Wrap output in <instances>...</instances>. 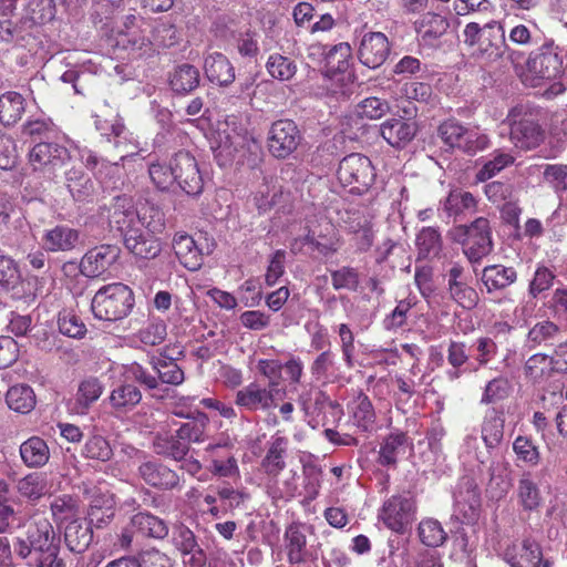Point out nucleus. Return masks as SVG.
I'll return each instance as SVG.
<instances>
[{
	"label": "nucleus",
	"mask_w": 567,
	"mask_h": 567,
	"mask_svg": "<svg viewBox=\"0 0 567 567\" xmlns=\"http://www.w3.org/2000/svg\"><path fill=\"white\" fill-rule=\"evenodd\" d=\"M141 391L132 383L118 384L109 395L110 405L116 413H126L131 411L141 402Z\"/></svg>",
	"instance_id": "nucleus-32"
},
{
	"label": "nucleus",
	"mask_w": 567,
	"mask_h": 567,
	"mask_svg": "<svg viewBox=\"0 0 567 567\" xmlns=\"http://www.w3.org/2000/svg\"><path fill=\"white\" fill-rule=\"evenodd\" d=\"M154 450L157 454L172 457L181 462L189 451L188 443L179 439V435L157 436L154 441Z\"/></svg>",
	"instance_id": "nucleus-47"
},
{
	"label": "nucleus",
	"mask_w": 567,
	"mask_h": 567,
	"mask_svg": "<svg viewBox=\"0 0 567 567\" xmlns=\"http://www.w3.org/2000/svg\"><path fill=\"white\" fill-rule=\"evenodd\" d=\"M300 141V131L291 120L274 122L268 132V150L277 158H286L292 154Z\"/></svg>",
	"instance_id": "nucleus-13"
},
{
	"label": "nucleus",
	"mask_w": 567,
	"mask_h": 567,
	"mask_svg": "<svg viewBox=\"0 0 567 567\" xmlns=\"http://www.w3.org/2000/svg\"><path fill=\"white\" fill-rule=\"evenodd\" d=\"M518 505L526 512H533L540 507L543 496L538 484L535 482L532 472H524L516 486Z\"/></svg>",
	"instance_id": "nucleus-27"
},
{
	"label": "nucleus",
	"mask_w": 567,
	"mask_h": 567,
	"mask_svg": "<svg viewBox=\"0 0 567 567\" xmlns=\"http://www.w3.org/2000/svg\"><path fill=\"white\" fill-rule=\"evenodd\" d=\"M17 489L22 497L37 501L49 491L47 476L42 473H30L18 481Z\"/></svg>",
	"instance_id": "nucleus-48"
},
{
	"label": "nucleus",
	"mask_w": 567,
	"mask_h": 567,
	"mask_svg": "<svg viewBox=\"0 0 567 567\" xmlns=\"http://www.w3.org/2000/svg\"><path fill=\"white\" fill-rule=\"evenodd\" d=\"M383 524L395 533H403L415 518V503L409 494L386 499L379 514Z\"/></svg>",
	"instance_id": "nucleus-9"
},
{
	"label": "nucleus",
	"mask_w": 567,
	"mask_h": 567,
	"mask_svg": "<svg viewBox=\"0 0 567 567\" xmlns=\"http://www.w3.org/2000/svg\"><path fill=\"white\" fill-rule=\"evenodd\" d=\"M338 179L350 193L363 194L375 181V169L369 157L353 153L343 157L338 167Z\"/></svg>",
	"instance_id": "nucleus-8"
},
{
	"label": "nucleus",
	"mask_w": 567,
	"mask_h": 567,
	"mask_svg": "<svg viewBox=\"0 0 567 567\" xmlns=\"http://www.w3.org/2000/svg\"><path fill=\"white\" fill-rule=\"evenodd\" d=\"M111 224L121 231L125 247L136 257L155 258L161 251L156 234L165 227L164 214L154 206L134 207L133 200L126 196H117L112 205Z\"/></svg>",
	"instance_id": "nucleus-1"
},
{
	"label": "nucleus",
	"mask_w": 567,
	"mask_h": 567,
	"mask_svg": "<svg viewBox=\"0 0 567 567\" xmlns=\"http://www.w3.org/2000/svg\"><path fill=\"white\" fill-rule=\"evenodd\" d=\"M154 370L157 372L158 379L166 384L179 385L184 382V371L177 365L173 359L163 355L152 359Z\"/></svg>",
	"instance_id": "nucleus-51"
},
{
	"label": "nucleus",
	"mask_w": 567,
	"mask_h": 567,
	"mask_svg": "<svg viewBox=\"0 0 567 567\" xmlns=\"http://www.w3.org/2000/svg\"><path fill=\"white\" fill-rule=\"evenodd\" d=\"M27 538L33 550L40 553L38 567H65L58 557L59 538L48 518L35 516L28 525Z\"/></svg>",
	"instance_id": "nucleus-6"
},
{
	"label": "nucleus",
	"mask_w": 567,
	"mask_h": 567,
	"mask_svg": "<svg viewBox=\"0 0 567 567\" xmlns=\"http://www.w3.org/2000/svg\"><path fill=\"white\" fill-rule=\"evenodd\" d=\"M285 542L287 548L288 560L291 564H298L303 560L306 550V535L301 526L292 524L285 533Z\"/></svg>",
	"instance_id": "nucleus-50"
},
{
	"label": "nucleus",
	"mask_w": 567,
	"mask_h": 567,
	"mask_svg": "<svg viewBox=\"0 0 567 567\" xmlns=\"http://www.w3.org/2000/svg\"><path fill=\"white\" fill-rule=\"evenodd\" d=\"M451 238L462 244L464 255L472 264L480 262L493 250L489 221L480 217L471 225H458L451 229Z\"/></svg>",
	"instance_id": "nucleus-5"
},
{
	"label": "nucleus",
	"mask_w": 567,
	"mask_h": 567,
	"mask_svg": "<svg viewBox=\"0 0 567 567\" xmlns=\"http://www.w3.org/2000/svg\"><path fill=\"white\" fill-rule=\"evenodd\" d=\"M513 451L518 461L529 466H537L540 462L538 446L527 436H517L513 442Z\"/></svg>",
	"instance_id": "nucleus-55"
},
{
	"label": "nucleus",
	"mask_w": 567,
	"mask_h": 567,
	"mask_svg": "<svg viewBox=\"0 0 567 567\" xmlns=\"http://www.w3.org/2000/svg\"><path fill=\"white\" fill-rule=\"evenodd\" d=\"M390 54V42L382 32H368L360 42L358 55L360 62L370 68L381 66Z\"/></svg>",
	"instance_id": "nucleus-15"
},
{
	"label": "nucleus",
	"mask_w": 567,
	"mask_h": 567,
	"mask_svg": "<svg viewBox=\"0 0 567 567\" xmlns=\"http://www.w3.org/2000/svg\"><path fill=\"white\" fill-rule=\"evenodd\" d=\"M69 159L70 153L68 148L54 142L38 143L29 152V162L33 169L43 173L50 178Z\"/></svg>",
	"instance_id": "nucleus-11"
},
{
	"label": "nucleus",
	"mask_w": 567,
	"mask_h": 567,
	"mask_svg": "<svg viewBox=\"0 0 567 567\" xmlns=\"http://www.w3.org/2000/svg\"><path fill=\"white\" fill-rule=\"evenodd\" d=\"M137 32L117 31L112 39L114 49L126 51L133 58H143L152 55L155 51L153 42L145 35Z\"/></svg>",
	"instance_id": "nucleus-22"
},
{
	"label": "nucleus",
	"mask_w": 567,
	"mask_h": 567,
	"mask_svg": "<svg viewBox=\"0 0 567 567\" xmlns=\"http://www.w3.org/2000/svg\"><path fill=\"white\" fill-rule=\"evenodd\" d=\"M133 306V291L121 282L102 287L91 302L94 317L104 321H117L125 318Z\"/></svg>",
	"instance_id": "nucleus-4"
},
{
	"label": "nucleus",
	"mask_w": 567,
	"mask_h": 567,
	"mask_svg": "<svg viewBox=\"0 0 567 567\" xmlns=\"http://www.w3.org/2000/svg\"><path fill=\"white\" fill-rule=\"evenodd\" d=\"M443 208L450 216L457 217L462 214L474 212L476 199L470 192L454 189L446 197Z\"/></svg>",
	"instance_id": "nucleus-49"
},
{
	"label": "nucleus",
	"mask_w": 567,
	"mask_h": 567,
	"mask_svg": "<svg viewBox=\"0 0 567 567\" xmlns=\"http://www.w3.org/2000/svg\"><path fill=\"white\" fill-rule=\"evenodd\" d=\"M506 121L511 126V141L520 150L538 147L545 140V133L533 113L523 105L513 107Z\"/></svg>",
	"instance_id": "nucleus-7"
},
{
	"label": "nucleus",
	"mask_w": 567,
	"mask_h": 567,
	"mask_svg": "<svg viewBox=\"0 0 567 567\" xmlns=\"http://www.w3.org/2000/svg\"><path fill=\"white\" fill-rule=\"evenodd\" d=\"M285 390L276 389V383L262 386L251 382L236 393L235 403L247 411H269L277 406L276 398L285 395Z\"/></svg>",
	"instance_id": "nucleus-12"
},
{
	"label": "nucleus",
	"mask_w": 567,
	"mask_h": 567,
	"mask_svg": "<svg viewBox=\"0 0 567 567\" xmlns=\"http://www.w3.org/2000/svg\"><path fill=\"white\" fill-rule=\"evenodd\" d=\"M103 385L96 378L83 380L78 388L72 410L76 414H85L90 406L100 399Z\"/></svg>",
	"instance_id": "nucleus-35"
},
{
	"label": "nucleus",
	"mask_w": 567,
	"mask_h": 567,
	"mask_svg": "<svg viewBox=\"0 0 567 567\" xmlns=\"http://www.w3.org/2000/svg\"><path fill=\"white\" fill-rule=\"evenodd\" d=\"M78 243V230L63 225L44 230L42 236L43 248L52 252L70 251L75 248Z\"/></svg>",
	"instance_id": "nucleus-23"
},
{
	"label": "nucleus",
	"mask_w": 567,
	"mask_h": 567,
	"mask_svg": "<svg viewBox=\"0 0 567 567\" xmlns=\"http://www.w3.org/2000/svg\"><path fill=\"white\" fill-rule=\"evenodd\" d=\"M59 331L69 338L82 339L86 334V327L82 319L72 310L64 309L58 317Z\"/></svg>",
	"instance_id": "nucleus-53"
},
{
	"label": "nucleus",
	"mask_w": 567,
	"mask_h": 567,
	"mask_svg": "<svg viewBox=\"0 0 567 567\" xmlns=\"http://www.w3.org/2000/svg\"><path fill=\"white\" fill-rule=\"evenodd\" d=\"M131 525L143 536L162 539L168 534L166 523L148 513H137L134 515Z\"/></svg>",
	"instance_id": "nucleus-43"
},
{
	"label": "nucleus",
	"mask_w": 567,
	"mask_h": 567,
	"mask_svg": "<svg viewBox=\"0 0 567 567\" xmlns=\"http://www.w3.org/2000/svg\"><path fill=\"white\" fill-rule=\"evenodd\" d=\"M507 50L505 30L497 21H491L483 27L482 39L475 52L488 61H496Z\"/></svg>",
	"instance_id": "nucleus-17"
},
{
	"label": "nucleus",
	"mask_w": 567,
	"mask_h": 567,
	"mask_svg": "<svg viewBox=\"0 0 567 567\" xmlns=\"http://www.w3.org/2000/svg\"><path fill=\"white\" fill-rule=\"evenodd\" d=\"M81 162L101 178L113 179L120 177L121 167L118 163H111L104 158H100L93 151L83 147L79 148Z\"/></svg>",
	"instance_id": "nucleus-38"
},
{
	"label": "nucleus",
	"mask_w": 567,
	"mask_h": 567,
	"mask_svg": "<svg viewBox=\"0 0 567 567\" xmlns=\"http://www.w3.org/2000/svg\"><path fill=\"white\" fill-rule=\"evenodd\" d=\"M175 183L187 194L198 195L203 190V177L197 161L188 152H178L174 156Z\"/></svg>",
	"instance_id": "nucleus-14"
},
{
	"label": "nucleus",
	"mask_w": 567,
	"mask_h": 567,
	"mask_svg": "<svg viewBox=\"0 0 567 567\" xmlns=\"http://www.w3.org/2000/svg\"><path fill=\"white\" fill-rule=\"evenodd\" d=\"M351 56V45L347 42H341L330 49L327 53L326 60L330 70L338 73H344L350 66Z\"/></svg>",
	"instance_id": "nucleus-57"
},
{
	"label": "nucleus",
	"mask_w": 567,
	"mask_h": 567,
	"mask_svg": "<svg viewBox=\"0 0 567 567\" xmlns=\"http://www.w3.org/2000/svg\"><path fill=\"white\" fill-rule=\"evenodd\" d=\"M150 178L159 190H167L175 183L174 175V157L169 164L166 163H153L148 168Z\"/></svg>",
	"instance_id": "nucleus-56"
},
{
	"label": "nucleus",
	"mask_w": 567,
	"mask_h": 567,
	"mask_svg": "<svg viewBox=\"0 0 567 567\" xmlns=\"http://www.w3.org/2000/svg\"><path fill=\"white\" fill-rule=\"evenodd\" d=\"M166 324L164 321H152L142 328L136 338L145 346L154 347L161 344L166 338Z\"/></svg>",
	"instance_id": "nucleus-64"
},
{
	"label": "nucleus",
	"mask_w": 567,
	"mask_h": 567,
	"mask_svg": "<svg viewBox=\"0 0 567 567\" xmlns=\"http://www.w3.org/2000/svg\"><path fill=\"white\" fill-rule=\"evenodd\" d=\"M24 113V99L20 93L6 92L0 96V122L4 125L17 123Z\"/></svg>",
	"instance_id": "nucleus-42"
},
{
	"label": "nucleus",
	"mask_w": 567,
	"mask_h": 567,
	"mask_svg": "<svg viewBox=\"0 0 567 567\" xmlns=\"http://www.w3.org/2000/svg\"><path fill=\"white\" fill-rule=\"evenodd\" d=\"M389 111V103L375 96L367 97L357 105V113L361 118L380 120Z\"/></svg>",
	"instance_id": "nucleus-62"
},
{
	"label": "nucleus",
	"mask_w": 567,
	"mask_h": 567,
	"mask_svg": "<svg viewBox=\"0 0 567 567\" xmlns=\"http://www.w3.org/2000/svg\"><path fill=\"white\" fill-rule=\"evenodd\" d=\"M204 71L207 79L220 86H228L235 80V69L230 61L221 53L208 54L204 61Z\"/></svg>",
	"instance_id": "nucleus-25"
},
{
	"label": "nucleus",
	"mask_w": 567,
	"mask_h": 567,
	"mask_svg": "<svg viewBox=\"0 0 567 567\" xmlns=\"http://www.w3.org/2000/svg\"><path fill=\"white\" fill-rule=\"evenodd\" d=\"M419 536L421 542L430 547L441 546L447 538L441 523L432 518L424 519L420 523Z\"/></svg>",
	"instance_id": "nucleus-54"
},
{
	"label": "nucleus",
	"mask_w": 567,
	"mask_h": 567,
	"mask_svg": "<svg viewBox=\"0 0 567 567\" xmlns=\"http://www.w3.org/2000/svg\"><path fill=\"white\" fill-rule=\"evenodd\" d=\"M51 512L56 523L73 520L78 515L75 501L69 495L54 498L51 503Z\"/></svg>",
	"instance_id": "nucleus-63"
},
{
	"label": "nucleus",
	"mask_w": 567,
	"mask_h": 567,
	"mask_svg": "<svg viewBox=\"0 0 567 567\" xmlns=\"http://www.w3.org/2000/svg\"><path fill=\"white\" fill-rule=\"evenodd\" d=\"M505 420L502 412L496 409L486 411L482 425L481 437L487 450H494L499 446L504 437Z\"/></svg>",
	"instance_id": "nucleus-28"
},
{
	"label": "nucleus",
	"mask_w": 567,
	"mask_h": 567,
	"mask_svg": "<svg viewBox=\"0 0 567 567\" xmlns=\"http://www.w3.org/2000/svg\"><path fill=\"white\" fill-rule=\"evenodd\" d=\"M114 496L112 494H103L101 496H96L93 498L89 509V524H94L96 527H102L114 517Z\"/></svg>",
	"instance_id": "nucleus-44"
},
{
	"label": "nucleus",
	"mask_w": 567,
	"mask_h": 567,
	"mask_svg": "<svg viewBox=\"0 0 567 567\" xmlns=\"http://www.w3.org/2000/svg\"><path fill=\"white\" fill-rule=\"evenodd\" d=\"M354 424L363 431L369 430L375 421V413L369 398L358 392L348 404Z\"/></svg>",
	"instance_id": "nucleus-37"
},
{
	"label": "nucleus",
	"mask_w": 567,
	"mask_h": 567,
	"mask_svg": "<svg viewBox=\"0 0 567 567\" xmlns=\"http://www.w3.org/2000/svg\"><path fill=\"white\" fill-rule=\"evenodd\" d=\"M20 456L25 466L38 468L48 463L50 450L43 439L32 436L20 445Z\"/></svg>",
	"instance_id": "nucleus-30"
},
{
	"label": "nucleus",
	"mask_w": 567,
	"mask_h": 567,
	"mask_svg": "<svg viewBox=\"0 0 567 567\" xmlns=\"http://www.w3.org/2000/svg\"><path fill=\"white\" fill-rule=\"evenodd\" d=\"M543 179L557 195L567 192V165H545L543 171Z\"/></svg>",
	"instance_id": "nucleus-59"
},
{
	"label": "nucleus",
	"mask_w": 567,
	"mask_h": 567,
	"mask_svg": "<svg viewBox=\"0 0 567 567\" xmlns=\"http://www.w3.org/2000/svg\"><path fill=\"white\" fill-rule=\"evenodd\" d=\"M504 558L511 567H549L547 560L543 561L538 544L530 539L508 547L504 553Z\"/></svg>",
	"instance_id": "nucleus-19"
},
{
	"label": "nucleus",
	"mask_w": 567,
	"mask_h": 567,
	"mask_svg": "<svg viewBox=\"0 0 567 567\" xmlns=\"http://www.w3.org/2000/svg\"><path fill=\"white\" fill-rule=\"evenodd\" d=\"M415 245L419 257H436L442 249V237L439 229L434 227H423L416 235Z\"/></svg>",
	"instance_id": "nucleus-45"
},
{
	"label": "nucleus",
	"mask_w": 567,
	"mask_h": 567,
	"mask_svg": "<svg viewBox=\"0 0 567 567\" xmlns=\"http://www.w3.org/2000/svg\"><path fill=\"white\" fill-rule=\"evenodd\" d=\"M138 471L147 484L163 489L174 488L179 482V476L175 471L155 461L144 462Z\"/></svg>",
	"instance_id": "nucleus-24"
},
{
	"label": "nucleus",
	"mask_w": 567,
	"mask_h": 567,
	"mask_svg": "<svg viewBox=\"0 0 567 567\" xmlns=\"http://www.w3.org/2000/svg\"><path fill=\"white\" fill-rule=\"evenodd\" d=\"M6 401L11 410L28 413L35 405V395L29 385L18 384L8 390Z\"/></svg>",
	"instance_id": "nucleus-46"
},
{
	"label": "nucleus",
	"mask_w": 567,
	"mask_h": 567,
	"mask_svg": "<svg viewBox=\"0 0 567 567\" xmlns=\"http://www.w3.org/2000/svg\"><path fill=\"white\" fill-rule=\"evenodd\" d=\"M408 436L402 432L389 434L382 442L379 451V462L382 465H395L398 458L406 452Z\"/></svg>",
	"instance_id": "nucleus-36"
},
{
	"label": "nucleus",
	"mask_w": 567,
	"mask_h": 567,
	"mask_svg": "<svg viewBox=\"0 0 567 567\" xmlns=\"http://www.w3.org/2000/svg\"><path fill=\"white\" fill-rule=\"evenodd\" d=\"M266 70L276 80L289 81L297 72V64L285 55L272 53L268 56Z\"/></svg>",
	"instance_id": "nucleus-52"
},
{
	"label": "nucleus",
	"mask_w": 567,
	"mask_h": 567,
	"mask_svg": "<svg viewBox=\"0 0 567 567\" xmlns=\"http://www.w3.org/2000/svg\"><path fill=\"white\" fill-rule=\"evenodd\" d=\"M95 126L103 136H113L115 138V147L122 148V154L120 156L121 161L135 154L136 146L132 142L127 141L126 130L122 121L116 118L111 122L97 118L95 121Z\"/></svg>",
	"instance_id": "nucleus-29"
},
{
	"label": "nucleus",
	"mask_w": 567,
	"mask_h": 567,
	"mask_svg": "<svg viewBox=\"0 0 567 567\" xmlns=\"http://www.w3.org/2000/svg\"><path fill=\"white\" fill-rule=\"evenodd\" d=\"M281 186L272 177H265L251 194V200L259 213L271 209L281 196Z\"/></svg>",
	"instance_id": "nucleus-31"
},
{
	"label": "nucleus",
	"mask_w": 567,
	"mask_h": 567,
	"mask_svg": "<svg viewBox=\"0 0 567 567\" xmlns=\"http://www.w3.org/2000/svg\"><path fill=\"white\" fill-rule=\"evenodd\" d=\"M173 544L183 556H189L185 563L193 567H202L205 565L206 556L198 546L194 533L185 525H178L173 530Z\"/></svg>",
	"instance_id": "nucleus-20"
},
{
	"label": "nucleus",
	"mask_w": 567,
	"mask_h": 567,
	"mask_svg": "<svg viewBox=\"0 0 567 567\" xmlns=\"http://www.w3.org/2000/svg\"><path fill=\"white\" fill-rule=\"evenodd\" d=\"M416 112V107L410 103L402 107V113L406 118L392 117L380 125V134L389 145L402 148L415 137L419 126L413 117Z\"/></svg>",
	"instance_id": "nucleus-10"
},
{
	"label": "nucleus",
	"mask_w": 567,
	"mask_h": 567,
	"mask_svg": "<svg viewBox=\"0 0 567 567\" xmlns=\"http://www.w3.org/2000/svg\"><path fill=\"white\" fill-rule=\"evenodd\" d=\"M199 84V72L190 64L177 66L169 76V85L177 94H187Z\"/></svg>",
	"instance_id": "nucleus-39"
},
{
	"label": "nucleus",
	"mask_w": 567,
	"mask_h": 567,
	"mask_svg": "<svg viewBox=\"0 0 567 567\" xmlns=\"http://www.w3.org/2000/svg\"><path fill=\"white\" fill-rule=\"evenodd\" d=\"M516 278L517 275L514 268L501 265L487 266L482 274L483 284L489 292L508 287Z\"/></svg>",
	"instance_id": "nucleus-40"
},
{
	"label": "nucleus",
	"mask_w": 567,
	"mask_h": 567,
	"mask_svg": "<svg viewBox=\"0 0 567 567\" xmlns=\"http://www.w3.org/2000/svg\"><path fill=\"white\" fill-rule=\"evenodd\" d=\"M120 249L113 245H101L89 250L81 260V271L86 277L103 275L118 258Z\"/></svg>",
	"instance_id": "nucleus-16"
},
{
	"label": "nucleus",
	"mask_w": 567,
	"mask_h": 567,
	"mask_svg": "<svg viewBox=\"0 0 567 567\" xmlns=\"http://www.w3.org/2000/svg\"><path fill=\"white\" fill-rule=\"evenodd\" d=\"M82 454L86 458L107 462L113 456V450L105 437L93 435L85 442Z\"/></svg>",
	"instance_id": "nucleus-58"
},
{
	"label": "nucleus",
	"mask_w": 567,
	"mask_h": 567,
	"mask_svg": "<svg viewBox=\"0 0 567 567\" xmlns=\"http://www.w3.org/2000/svg\"><path fill=\"white\" fill-rule=\"evenodd\" d=\"M334 355L330 350L322 351L312 362L310 371L316 381L327 382L334 377Z\"/></svg>",
	"instance_id": "nucleus-60"
},
{
	"label": "nucleus",
	"mask_w": 567,
	"mask_h": 567,
	"mask_svg": "<svg viewBox=\"0 0 567 567\" xmlns=\"http://www.w3.org/2000/svg\"><path fill=\"white\" fill-rule=\"evenodd\" d=\"M449 29L447 20L434 12L424 13L416 22L415 30L423 42L432 43Z\"/></svg>",
	"instance_id": "nucleus-34"
},
{
	"label": "nucleus",
	"mask_w": 567,
	"mask_h": 567,
	"mask_svg": "<svg viewBox=\"0 0 567 567\" xmlns=\"http://www.w3.org/2000/svg\"><path fill=\"white\" fill-rule=\"evenodd\" d=\"M92 538L90 524L84 520L73 519L65 527L64 540L71 551H84L90 546Z\"/></svg>",
	"instance_id": "nucleus-33"
},
{
	"label": "nucleus",
	"mask_w": 567,
	"mask_h": 567,
	"mask_svg": "<svg viewBox=\"0 0 567 567\" xmlns=\"http://www.w3.org/2000/svg\"><path fill=\"white\" fill-rule=\"evenodd\" d=\"M527 70L533 76V85L540 82H553L545 92L547 96H555L565 91V86L558 79L564 74V63L560 50L553 42L543 44L530 54Z\"/></svg>",
	"instance_id": "nucleus-3"
},
{
	"label": "nucleus",
	"mask_w": 567,
	"mask_h": 567,
	"mask_svg": "<svg viewBox=\"0 0 567 567\" xmlns=\"http://www.w3.org/2000/svg\"><path fill=\"white\" fill-rule=\"evenodd\" d=\"M17 0H0V40L27 47L39 33V25L51 21L55 16L53 0H30L27 16L19 22L8 17L16 9Z\"/></svg>",
	"instance_id": "nucleus-2"
},
{
	"label": "nucleus",
	"mask_w": 567,
	"mask_h": 567,
	"mask_svg": "<svg viewBox=\"0 0 567 567\" xmlns=\"http://www.w3.org/2000/svg\"><path fill=\"white\" fill-rule=\"evenodd\" d=\"M173 249L179 262L188 270H198L203 264L202 250L193 237L178 233L173 238Z\"/></svg>",
	"instance_id": "nucleus-26"
},
{
	"label": "nucleus",
	"mask_w": 567,
	"mask_h": 567,
	"mask_svg": "<svg viewBox=\"0 0 567 567\" xmlns=\"http://www.w3.org/2000/svg\"><path fill=\"white\" fill-rule=\"evenodd\" d=\"M288 450V439L279 433L268 441L266 454L261 461L264 472L276 478L286 466L285 457Z\"/></svg>",
	"instance_id": "nucleus-21"
},
{
	"label": "nucleus",
	"mask_w": 567,
	"mask_h": 567,
	"mask_svg": "<svg viewBox=\"0 0 567 567\" xmlns=\"http://www.w3.org/2000/svg\"><path fill=\"white\" fill-rule=\"evenodd\" d=\"M488 145V137L477 127H464L462 142L458 150L467 154H475Z\"/></svg>",
	"instance_id": "nucleus-61"
},
{
	"label": "nucleus",
	"mask_w": 567,
	"mask_h": 567,
	"mask_svg": "<svg viewBox=\"0 0 567 567\" xmlns=\"http://www.w3.org/2000/svg\"><path fill=\"white\" fill-rule=\"evenodd\" d=\"M306 244L323 256H328L337 251L339 246V236L334 225L321 219L317 224L308 227V234L305 237Z\"/></svg>",
	"instance_id": "nucleus-18"
},
{
	"label": "nucleus",
	"mask_w": 567,
	"mask_h": 567,
	"mask_svg": "<svg viewBox=\"0 0 567 567\" xmlns=\"http://www.w3.org/2000/svg\"><path fill=\"white\" fill-rule=\"evenodd\" d=\"M65 185L76 202L87 200L94 192L92 181L81 169L76 168H71L65 173Z\"/></svg>",
	"instance_id": "nucleus-41"
}]
</instances>
